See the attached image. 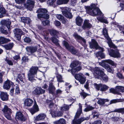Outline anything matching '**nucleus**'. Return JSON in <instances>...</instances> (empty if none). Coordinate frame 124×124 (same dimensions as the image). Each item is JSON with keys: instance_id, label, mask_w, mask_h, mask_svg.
Here are the masks:
<instances>
[{"instance_id": "obj_53", "label": "nucleus", "mask_w": 124, "mask_h": 124, "mask_svg": "<svg viewBox=\"0 0 124 124\" xmlns=\"http://www.w3.org/2000/svg\"><path fill=\"white\" fill-rule=\"evenodd\" d=\"M38 89V87L35 88L33 91V93L35 94H38L39 93Z\"/></svg>"}, {"instance_id": "obj_39", "label": "nucleus", "mask_w": 124, "mask_h": 124, "mask_svg": "<svg viewBox=\"0 0 124 124\" xmlns=\"http://www.w3.org/2000/svg\"><path fill=\"white\" fill-rule=\"evenodd\" d=\"M13 43H11L5 45V47L6 49L9 50L11 49L13 47Z\"/></svg>"}, {"instance_id": "obj_44", "label": "nucleus", "mask_w": 124, "mask_h": 124, "mask_svg": "<svg viewBox=\"0 0 124 124\" xmlns=\"http://www.w3.org/2000/svg\"><path fill=\"white\" fill-rule=\"evenodd\" d=\"M56 0H49L47 3L50 5H52L54 4Z\"/></svg>"}, {"instance_id": "obj_24", "label": "nucleus", "mask_w": 124, "mask_h": 124, "mask_svg": "<svg viewBox=\"0 0 124 124\" xmlns=\"http://www.w3.org/2000/svg\"><path fill=\"white\" fill-rule=\"evenodd\" d=\"M8 95L7 93L0 92V97L3 101L7 100L8 99Z\"/></svg>"}, {"instance_id": "obj_33", "label": "nucleus", "mask_w": 124, "mask_h": 124, "mask_svg": "<svg viewBox=\"0 0 124 124\" xmlns=\"http://www.w3.org/2000/svg\"><path fill=\"white\" fill-rule=\"evenodd\" d=\"M55 124H65V120L63 119H61L60 120L54 122Z\"/></svg>"}, {"instance_id": "obj_55", "label": "nucleus", "mask_w": 124, "mask_h": 124, "mask_svg": "<svg viewBox=\"0 0 124 124\" xmlns=\"http://www.w3.org/2000/svg\"><path fill=\"white\" fill-rule=\"evenodd\" d=\"M39 121V116H38L35 117L34 122L36 124H39L38 122Z\"/></svg>"}, {"instance_id": "obj_18", "label": "nucleus", "mask_w": 124, "mask_h": 124, "mask_svg": "<svg viewBox=\"0 0 124 124\" xmlns=\"http://www.w3.org/2000/svg\"><path fill=\"white\" fill-rule=\"evenodd\" d=\"M33 102V101L32 99L26 98L24 100L23 104L25 106L30 107L32 105Z\"/></svg>"}, {"instance_id": "obj_19", "label": "nucleus", "mask_w": 124, "mask_h": 124, "mask_svg": "<svg viewBox=\"0 0 124 124\" xmlns=\"http://www.w3.org/2000/svg\"><path fill=\"white\" fill-rule=\"evenodd\" d=\"M89 119L88 117H81L78 119H74L73 121V124H80L85 120H88Z\"/></svg>"}, {"instance_id": "obj_8", "label": "nucleus", "mask_w": 124, "mask_h": 124, "mask_svg": "<svg viewBox=\"0 0 124 124\" xmlns=\"http://www.w3.org/2000/svg\"><path fill=\"white\" fill-rule=\"evenodd\" d=\"M95 88L98 90H100L102 91H105L108 88V86L105 85H103L101 84H98L95 83L94 84Z\"/></svg>"}, {"instance_id": "obj_12", "label": "nucleus", "mask_w": 124, "mask_h": 124, "mask_svg": "<svg viewBox=\"0 0 124 124\" xmlns=\"http://www.w3.org/2000/svg\"><path fill=\"white\" fill-rule=\"evenodd\" d=\"M90 47L91 48H95L96 49H99L101 51H103V48L100 47L98 46L97 43L94 39H92L91 42L90 43Z\"/></svg>"}, {"instance_id": "obj_13", "label": "nucleus", "mask_w": 124, "mask_h": 124, "mask_svg": "<svg viewBox=\"0 0 124 124\" xmlns=\"http://www.w3.org/2000/svg\"><path fill=\"white\" fill-rule=\"evenodd\" d=\"M14 33L15 38L18 40L20 39L21 35L24 34V32L23 33L21 30L19 29H15L14 31Z\"/></svg>"}, {"instance_id": "obj_34", "label": "nucleus", "mask_w": 124, "mask_h": 124, "mask_svg": "<svg viewBox=\"0 0 124 124\" xmlns=\"http://www.w3.org/2000/svg\"><path fill=\"white\" fill-rule=\"evenodd\" d=\"M9 40L3 37H0V43L3 44L9 41Z\"/></svg>"}, {"instance_id": "obj_38", "label": "nucleus", "mask_w": 124, "mask_h": 124, "mask_svg": "<svg viewBox=\"0 0 124 124\" xmlns=\"http://www.w3.org/2000/svg\"><path fill=\"white\" fill-rule=\"evenodd\" d=\"M6 13V11L4 7H2L0 8V15H2V17L4 16L3 15Z\"/></svg>"}, {"instance_id": "obj_47", "label": "nucleus", "mask_w": 124, "mask_h": 124, "mask_svg": "<svg viewBox=\"0 0 124 124\" xmlns=\"http://www.w3.org/2000/svg\"><path fill=\"white\" fill-rule=\"evenodd\" d=\"M102 77L103 80L106 82H107L108 80V77L105 75L104 74L103 75L102 77Z\"/></svg>"}, {"instance_id": "obj_61", "label": "nucleus", "mask_w": 124, "mask_h": 124, "mask_svg": "<svg viewBox=\"0 0 124 124\" xmlns=\"http://www.w3.org/2000/svg\"><path fill=\"white\" fill-rule=\"evenodd\" d=\"M54 23L55 25L57 26H59L61 24L60 22L57 21H55V22Z\"/></svg>"}, {"instance_id": "obj_51", "label": "nucleus", "mask_w": 124, "mask_h": 124, "mask_svg": "<svg viewBox=\"0 0 124 124\" xmlns=\"http://www.w3.org/2000/svg\"><path fill=\"white\" fill-rule=\"evenodd\" d=\"M4 72L3 71H2L0 73V83H1L2 82V76L4 74Z\"/></svg>"}, {"instance_id": "obj_25", "label": "nucleus", "mask_w": 124, "mask_h": 124, "mask_svg": "<svg viewBox=\"0 0 124 124\" xmlns=\"http://www.w3.org/2000/svg\"><path fill=\"white\" fill-rule=\"evenodd\" d=\"M82 106L80 104H79V109L78 110L76 113L75 116V118H78L80 116V114L81 113L82 111Z\"/></svg>"}, {"instance_id": "obj_52", "label": "nucleus", "mask_w": 124, "mask_h": 124, "mask_svg": "<svg viewBox=\"0 0 124 124\" xmlns=\"http://www.w3.org/2000/svg\"><path fill=\"white\" fill-rule=\"evenodd\" d=\"M49 21L48 20H46L42 22V23L45 26L49 24Z\"/></svg>"}, {"instance_id": "obj_59", "label": "nucleus", "mask_w": 124, "mask_h": 124, "mask_svg": "<svg viewBox=\"0 0 124 124\" xmlns=\"http://www.w3.org/2000/svg\"><path fill=\"white\" fill-rule=\"evenodd\" d=\"M62 91L60 89L57 90L56 91V94L58 95L61 94Z\"/></svg>"}, {"instance_id": "obj_9", "label": "nucleus", "mask_w": 124, "mask_h": 124, "mask_svg": "<svg viewBox=\"0 0 124 124\" xmlns=\"http://www.w3.org/2000/svg\"><path fill=\"white\" fill-rule=\"evenodd\" d=\"M104 74V73L101 69L98 67L95 68L94 73L95 78H98L100 77H102Z\"/></svg>"}, {"instance_id": "obj_15", "label": "nucleus", "mask_w": 124, "mask_h": 124, "mask_svg": "<svg viewBox=\"0 0 124 124\" xmlns=\"http://www.w3.org/2000/svg\"><path fill=\"white\" fill-rule=\"evenodd\" d=\"M92 27V25L89 23V20H85L84 21L83 25L82 27V28L85 30L86 28L90 29Z\"/></svg>"}, {"instance_id": "obj_58", "label": "nucleus", "mask_w": 124, "mask_h": 124, "mask_svg": "<svg viewBox=\"0 0 124 124\" xmlns=\"http://www.w3.org/2000/svg\"><path fill=\"white\" fill-rule=\"evenodd\" d=\"M110 92V93H112L114 94L117 93V92L115 89L113 88H111L109 89Z\"/></svg>"}, {"instance_id": "obj_54", "label": "nucleus", "mask_w": 124, "mask_h": 124, "mask_svg": "<svg viewBox=\"0 0 124 124\" xmlns=\"http://www.w3.org/2000/svg\"><path fill=\"white\" fill-rule=\"evenodd\" d=\"M117 27L120 30H122V32L124 34V26L122 27L121 26L118 25L117 26Z\"/></svg>"}, {"instance_id": "obj_46", "label": "nucleus", "mask_w": 124, "mask_h": 124, "mask_svg": "<svg viewBox=\"0 0 124 124\" xmlns=\"http://www.w3.org/2000/svg\"><path fill=\"white\" fill-rule=\"evenodd\" d=\"M116 111V112L123 113H124V108L117 109Z\"/></svg>"}, {"instance_id": "obj_10", "label": "nucleus", "mask_w": 124, "mask_h": 124, "mask_svg": "<svg viewBox=\"0 0 124 124\" xmlns=\"http://www.w3.org/2000/svg\"><path fill=\"white\" fill-rule=\"evenodd\" d=\"M70 9L68 7L63 8L62 12L63 15L67 18H71L72 16L71 13L70 12Z\"/></svg>"}, {"instance_id": "obj_62", "label": "nucleus", "mask_w": 124, "mask_h": 124, "mask_svg": "<svg viewBox=\"0 0 124 124\" xmlns=\"http://www.w3.org/2000/svg\"><path fill=\"white\" fill-rule=\"evenodd\" d=\"M25 0H15L17 4H20L21 3L24 1Z\"/></svg>"}, {"instance_id": "obj_60", "label": "nucleus", "mask_w": 124, "mask_h": 124, "mask_svg": "<svg viewBox=\"0 0 124 124\" xmlns=\"http://www.w3.org/2000/svg\"><path fill=\"white\" fill-rule=\"evenodd\" d=\"M80 95L81 96H83L84 98H85L88 95L87 94L85 93L84 92H81L80 93Z\"/></svg>"}, {"instance_id": "obj_2", "label": "nucleus", "mask_w": 124, "mask_h": 124, "mask_svg": "<svg viewBox=\"0 0 124 124\" xmlns=\"http://www.w3.org/2000/svg\"><path fill=\"white\" fill-rule=\"evenodd\" d=\"M105 62L113 66H116V64L114 63L112 60L110 59L102 61L101 62H99V64L106 69L108 72H111L112 70L110 66L105 64Z\"/></svg>"}, {"instance_id": "obj_4", "label": "nucleus", "mask_w": 124, "mask_h": 124, "mask_svg": "<svg viewBox=\"0 0 124 124\" xmlns=\"http://www.w3.org/2000/svg\"><path fill=\"white\" fill-rule=\"evenodd\" d=\"M70 67L72 68L71 72L72 74L78 72L82 69L81 66L78 61H73L71 63Z\"/></svg>"}, {"instance_id": "obj_36", "label": "nucleus", "mask_w": 124, "mask_h": 124, "mask_svg": "<svg viewBox=\"0 0 124 124\" xmlns=\"http://www.w3.org/2000/svg\"><path fill=\"white\" fill-rule=\"evenodd\" d=\"M103 33L105 37L107 39H108L109 38L108 33L107 30L106 28H104L103 30Z\"/></svg>"}, {"instance_id": "obj_1", "label": "nucleus", "mask_w": 124, "mask_h": 124, "mask_svg": "<svg viewBox=\"0 0 124 124\" xmlns=\"http://www.w3.org/2000/svg\"><path fill=\"white\" fill-rule=\"evenodd\" d=\"M87 12L90 15L93 16L97 15L100 16H101L97 17V19L99 21L105 23H108L107 18L103 17L104 14L98 8L96 7L95 4H92L90 7L88 8Z\"/></svg>"}, {"instance_id": "obj_50", "label": "nucleus", "mask_w": 124, "mask_h": 124, "mask_svg": "<svg viewBox=\"0 0 124 124\" xmlns=\"http://www.w3.org/2000/svg\"><path fill=\"white\" fill-rule=\"evenodd\" d=\"M46 116L44 114H40L39 115V120L44 119Z\"/></svg>"}, {"instance_id": "obj_56", "label": "nucleus", "mask_w": 124, "mask_h": 124, "mask_svg": "<svg viewBox=\"0 0 124 124\" xmlns=\"http://www.w3.org/2000/svg\"><path fill=\"white\" fill-rule=\"evenodd\" d=\"M56 16L58 19L61 21L64 18L61 15L57 14Z\"/></svg>"}, {"instance_id": "obj_42", "label": "nucleus", "mask_w": 124, "mask_h": 124, "mask_svg": "<svg viewBox=\"0 0 124 124\" xmlns=\"http://www.w3.org/2000/svg\"><path fill=\"white\" fill-rule=\"evenodd\" d=\"M121 100L118 99H114L110 101V104H111L114 103H115L118 102H122Z\"/></svg>"}, {"instance_id": "obj_11", "label": "nucleus", "mask_w": 124, "mask_h": 124, "mask_svg": "<svg viewBox=\"0 0 124 124\" xmlns=\"http://www.w3.org/2000/svg\"><path fill=\"white\" fill-rule=\"evenodd\" d=\"M75 79L79 81L81 84H84L85 81V78L83 77V75L81 73L75 75Z\"/></svg>"}, {"instance_id": "obj_43", "label": "nucleus", "mask_w": 124, "mask_h": 124, "mask_svg": "<svg viewBox=\"0 0 124 124\" xmlns=\"http://www.w3.org/2000/svg\"><path fill=\"white\" fill-rule=\"evenodd\" d=\"M15 93L16 94H18L20 93V91L19 87L17 86H15Z\"/></svg>"}, {"instance_id": "obj_27", "label": "nucleus", "mask_w": 124, "mask_h": 124, "mask_svg": "<svg viewBox=\"0 0 124 124\" xmlns=\"http://www.w3.org/2000/svg\"><path fill=\"white\" fill-rule=\"evenodd\" d=\"M5 23V25H3L2 27L4 28H3L4 30L6 31L5 29L6 28V27H7L8 29L9 30L10 28V25L11 24V22L10 21H4Z\"/></svg>"}, {"instance_id": "obj_35", "label": "nucleus", "mask_w": 124, "mask_h": 124, "mask_svg": "<svg viewBox=\"0 0 124 124\" xmlns=\"http://www.w3.org/2000/svg\"><path fill=\"white\" fill-rule=\"evenodd\" d=\"M108 41V43L109 46L110 47L115 48L116 47L114 45L110 39L109 38L108 39H107Z\"/></svg>"}, {"instance_id": "obj_20", "label": "nucleus", "mask_w": 124, "mask_h": 124, "mask_svg": "<svg viewBox=\"0 0 124 124\" xmlns=\"http://www.w3.org/2000/svg\"><path fill=\"white\" fill-rule=\"evenodd\" d=\"M109 54L111 56L115 57L118 58L120 57V54L117 51H115L113 50H111L109 52Z\"/></svg>"}, {"instance_id": "obj_5", "label": "nucleus", "mask_w": 124, "mask_h": 124, "mask_svg": "<svg viewBox=\"0 0 124 124\" xmlns=\"http://www.w3.org/2000/svg\"><path fill=\"white\" fill-rule=\"evenodd\" d=\"M2 111L8 120H11V115L12 111L11 109L8 108L6 106H4Z\"/></svg>"}, {"instance_id": "obj_30", "label": "nucleus", "mask_w": 124, "mask_h": 124, "mask_svg": "<svg viewBox=\"0 0 124 124\" xmlns=\"http://www.w3.org/2000/svg\"><path fill=\"white\" fill-rule=\"evenodd\" d=\"M21 22L27 24L31 22V20L29 18L21 17Z\"/></svg>"}, {"instance_id": "obj_21", "label": "nucleus", "mask_w": 124, "mask_h": 124, "mask_svg": "<svg viewBox=\"0 0 124 124\" xmlns=\"http://www.w3.org/2000/svg\"><path fill=\"white\" fill-rule=\"evenodd\" d=\"M50 113L53 117L61 116L63 115L62 113L60 111H56L55 110H51Z\"/></svg>"}, {"instance_id": "obj_31", "label": "nucleus", "mask_w": 124, "mask_h": 124, "mask_svg": "<svg viewBox=\"0 0 124 124\" xmlns=\"http://www.w3.org/2000/svg\"><path fill=\"white\" fill-rule=\"evenodd\" d=\"M55 89V88L54 86L52 84H50L48 89L49 93H53Z\"/></svg>"}, {"instance_id": "obj_26", "label": "nucleus", "mask_w": 124, "mask_h": 124, "mask_svg": "<svg viewBox=\"0 0 124 124\" xmlns=\"http://www.w3.org/2000/svg\"><path fill=\"white\" fill-rule=\"evenodd\" d=\"M83 21V19L80 17L78 16L77 17L76 20V23L78 25L81 26Z\"/></svg>"}, {"instance_id": "obj_49", "label": "nucleus", "mask_w": 124, "mask_h": 124, "mask_svg": "<svg viewBox=\"0 0 124 124\" xmlns=\"http://www.w3.org/2000/svg\"><path fill=\"white\" fill-rule=\"evenodd\" d=\"M57 81L59 82H63L62 79V76L60 75H58L57 76Z\"/></svg>"}, {"instance_id": "obj_28", "label": "nucleus", "mask_w": 124, "mask_h": 124, "mask_svg": "<svg viewBox=\"0 0 124 124\" xmlns=\"http://www.w3.org/2000/svg\"><path fill=\"white\" fill-rule=\"evenodd\" d=\"M48 31L50 32L51 35L53 37H56L59 33L58 32L55 30L49 29Z\"/></svg>"}, {"instance_id": "obj_29", "label": "nucleus", "mask_w": 124, "mask_h": 124, "mask_svg": "<svg viewBox=\"0 0 124 124\" xmlns=\"http://www.w3.org/2000/svg\"><path fill=\"white\" fill-rule=\"evenodd\" d=\"M73 36L77 39L82 41L84 43H85V40L80 36L78 35L77 34L74 33L73 35Z\"/></svg>"}, {"instance_id": "obj_22", "label": "nucleus", "mask_w": 124, "mask_h": 124, "mask_svg": "<svg viewBox=\"0 0 124 124\" xmlns=\"http://www.w3.org/2000/svg\"><path fill=\"white\" fill-rule=\"evenodd\" d=\"M26 49L28 53H31L35 52L37 50V48L36 47H31L27 46L26 48Z\"/></svg>"}, {"instance_id": "obj_16", "label": "nucleus", "mask_w": 124, "mask_h": 124, "mask_svg": "<svg viewBox=\"0 0 124 124\" xmlns=\"http://www.w3.org/2000/svg\"><path fill=\"white\" fill-rule=\"evenodd\" d=\"M34 4V1L31 0L28 1L26 4H25V6L27 9L31 10L33 8Z\"/></svg>"}, {"instance_id": "obj_45", "label": "nucleus", "mask_w": 124, "mask_h": 124, "mask_svg": "<svg viewBox=\"0 0 124 124\" xmlns=\"http://www.w3.org/2000/svg\"><path fill=\"white\" fill-rule=\"evenodd\" d=\"M97 54L101 58H104L105 57L104 54L101 52H99Z\"/></svg>"}, {"instance_id": "obj_14", "label": "nucleus", "mask_w": 124, "mask_h": 124, "mask_svg": "<svg viewBox=\"0 0 124 124\" xmlns=\"http://www.w3.org/2000/svg\"><path fill=\"white\" fill-rule=\"evenodd\" d=\"M14 85L12 82L9 80L6 81L4 83L3 87L4 89L8 90L9 89L11 86Z\"/></svg>"}, {"instance_id": "obj_41", "label": "nucleus", "mask_w": 124, "mask_h": 124, "mask_svg": "<svg viewBox=\"0 0 124 124\" xmlns=\"http://www.w3.org/2000/svg\"><path fill=\"white\" fill-rule=\"evenodd\" d=\"M94 108L90 106H88L87 107L85 108L84 110V111L85 112H87L90 111Z\"/></svg>"}, {"instance_id": "obj_7", "label": "nucleus", "mask_w": 124, "mask_h": 124, "mask_svg": "<svg viewBox=\"0 0 124 124\" xmlns=\"http://www.w3.org/2000/svg\"><path fill=\"white\" fill-rule=\"evenodd\" d=\"M63 44L66 48L69 50L72 54H75L77 53L78 51L76 50L73 46H69L68 43L66 41H64L63 42Z\"/></svg>"}, {"instance_id": "obj_64", "label": "nucleus", "mask_w": 124, "mask_h": 124, "mask_svg": "<svg viewBox=\"0 0 124 124\" xmlns=\"http://www.w3.org/2000/svg\"><path fill=\"white\" fill-rule=\"evenodd\" d=\"M56 3L59 5L63 4V0H57L56 2Z\"/></svg>"}, {"instance_id": "obj_17", "label": "nucleus", "mask_w": 124, "mask_h": 124, "mask_svg": "<svg viewBox=\"0 0 124 124\" xmlns=\"http://www.w3.org/2000/svg\"><path fill=\"white\" fill-rule=\"evenodd\" d=\"M29 110L32 115L38 111V106L35 101L32 107Z\"/></svg>"}, {"instance_id": "obj_23", "label": "nucleus", "mask_w": 124, "mask_h": 124, "mask_svg": "<svg viewBox=\"0 0 124 124\" xmlns=\"http://www.w3.org/2000/svg\"><path fill=\"white\" fill-rule=\"evenodd\" d=\"M16 119H18L21 121L25 120V118L23 117V115L20 112H17L16 113Z\"/></svg>"}, {"instance_id": "obj_57", "label": "nucleus", "mask_w": 124, "mask_h": 124, "mask_svg": "<svg viewBox=\"0 0 124 124\" xmlns=\"http://www.w3.org/2000/svg\"><path fill=\"white\" fill-rule=\"evenodd\" d=\"M6 62L9 65H13V63L10 60L6 59Z\"/></svg>"}, {"instance_id": "obj_40", "label": "nucleus", "mask_w": 124, "mask_h": 124, "mask_svg": "<svg viewBox=\"0 0 124 124\" xmlns=\"http://www.w3.org/2000/svg\"><path fill=\"white\" fill-rule=\"evenodd\" d=\"M69 108V106L67 105H65L61 107V110H66Z\"/></svg>"}, {"instance_id": "obj_32", "label": "nucleus", "mask_w": 124, "mask_h": 124, "mask_svg": "<svg viewBox=\"0 0 124 124\" xmlns=\"http://www.w3.org/2000/svg\"><path fill=\"white\" fill-rule=\"evenodd\" d=\"M108 100L107 99H99L97 102L98 104L100 105H103L104 104L105 102L108 101Z\"/></svg>"}, {"instance_id": "obj_6", "label": "nucleus", "mask_w": 124, "mask_h": 124, "mask_svg": "<svg viewBox=\"0 0 124 124\" xmlns=\"http://www.w3.org/2000/svg\"><path fill=\"white\" fill-rule=\"evenodd\" d=\"M47 10L44 8H39V17H43L46 19L49 18V15L46 13H47Z\"/></svg>"}, {"instance_id": "obj_48", "label": "nucleus", "mask_w": 124, "mask_h": 124, "mask_svg": "<svg viewBox=\"0 0 124 124\" xmlns=\"http://www.w3.org/2000/svg\"><path fill=\"white\" fill-rule=\"evenodd\" d=\"M24 41L26 43H30L31 41V39L29 37H25L23 39Z\"/></svg>"}, {"instance_id": "obj_3", "label": "nucleus", "mask_w": 124, "mask_h": 124, "mask_svg": "<svg viewBox=\"0 0 124 124\" xmlns=\"http://www.w3.org/2000/svg\"><path fill=\"white\" fill-rule=\"evenodd\" d=\"M38 69V67L36 66H33L31 68L29 71V72L28 74V78L30 81H32L34 79V78L37 74Z\"/></svg>"}, {"instance_id": "obj_37", "label": "nucleus", "mask_w": 124, "mask_h": 124, "mask_svg": "<svg viewBox=\"0 0 124 124\" xmlns=\"http://www.w3.org/2000/svg\"><path fill=\"white\" fill-rule=\"evenodd\" d=\"M51 40L52 42L57 46H60L58 43V41L57 39L54 38H51Z\"/></svg>"}, {"instance_id": "obj_63", "label": "nucleus", "mask_w": 124, "mask_h": 124, "mask_svg": "<svg viewBox=\"0 0 124 124\" xmlns=\"http://www.w3.org/2000/svg\"><path fill=\"white\" fill-rule=\"evenodd\" d=\"M22 60L24 62H27L28 60V59L27 57H23L22 58Z\"/></svg>"}]
</instances>
